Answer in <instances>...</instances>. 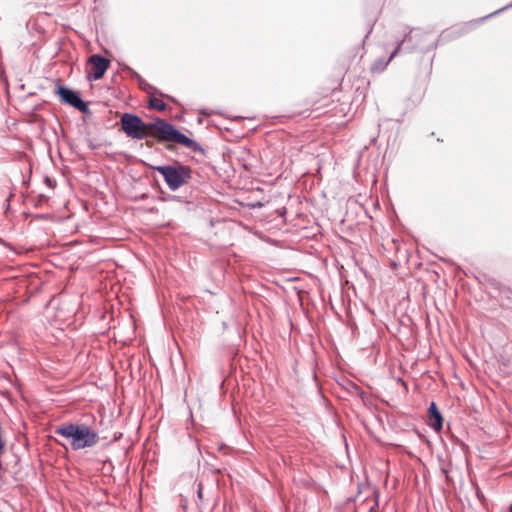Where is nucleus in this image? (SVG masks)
Listing matches in <instances>:
<instances>
[{
  "label": "nucleus",
  "instance_id": "nucleus-6",
  "mask_svg": "<svg viewBox=\"0 0 512 512\" xmlns=\"http://www.w3.org/2000/svg\"><path fill=\"white\" fill-rule=\"evenodd\" d=\"M425 37V33H423L421 30L414 29L410 30L404 38L398 43L397 47L394 49V51L391 53L388 61L384 64L383 68L401 51L402 47L404 46L403 50L412 52L415 49L419 48L421 46V42L423 41Z\"/></svg>",
  "mask_w": 512,
  "mask_h": 512
},
{
  "label": "nucleus",
  "instance_id": "nucleus-3",
  "mask_svg": "<svg viewBox=\"0 0 512 512\" xmlns=\"http://www.w3.org/2000/svg\"><path fill=\"white\" fill-rule=\"evenodd\" d=\"M162 175L171 191H176L191 179L192 170L189 166L175 162L173 165H160L153 167Z\"/></svg>",
  "mask_w": 512,
  "mask_h": 512
},
{
  "label": "nucleus",
  "instance_id": "nucleus-15",
  "mask_svg": "<svg viewBox=\"0 0 512 512\" xmlns=\"http://www.w3.org/2000/svg\"><path fill=\"white\" fill-rule=\"evenodd\" d=\"M134 75H136V76H137V78H138L139 80H140V79H142V78L137 74V72H134Z\"/></svg>",
  "mask_w": 512,
  "mask_h": 512
},
{
  "label": "nucleus",
  "instance_id": "nucleus-2",
  "mask_svg": "<svg viewBox=\"0 0 512 512\" xmlns=\"http://www.w3.org/2000/svg\"><path fill=\"white\" fill-rule=\"evenodd\" d=\"M55 434L70 440L73 450L94 447L100 439L98 433L86 424H63L55 429Z\"/></svg>",
  "mask_w": 512,
  "mask_h": 512
},
{
  "label": "nucleus",
  "instance_id": "nucleus-12",
  "mask_svg": "<svg viewBox=\"0 0 512 512\" xmlns=\"http://www.w3.org/2000/svg\"><path fill=\"white\" fill-rule=\"evenodd\" d=\"M44 181H45V184H46L48 187H50V188H54V187H55V185H56V181H55V180H53V179H51L50 177H45Z\"/></svg>",
  "mask_w": 512,
  "mask_h": 512
},
{
  "label": "nucleus",
  "instance_id": "nucleus-5",
  "mask_svg": "<svg viewBox=\"0 0 512 512\" xmlns=\"http://www.w3.org/2000/svg\"><path fill=\"white\" fill-rule=\"evenodd\" d=\"M55 93L59 96L61 102L72 106L84 114L90 113L87 103L82 100L77 91L58 84Z\"/></svg>",
  "mask_w": 512,
  "mask_h": 512
},
{
  "label": "nucleus",
  "instance_id": "nucleus-11",
  "mask_svg": "<svg viewBox=\"0 0 512 512\" xmlns=\"http://www.w3.org/2000/svg\"><path fill=\"white\" fill-rule=\"evenodd\" d=\"M139 85H140L142 90H144L146 93H148L151 96H154L155 94L158 93V91H157V89L155 87H153L152 85H150L149 83H147L143 79H140Z\"/></svg>",
  "mask_w": 512,
  "mask_h": 512
},
{
  "label": "nucleus",
  "instance_id": "nucleus-19",
  "mask_svg": "<svg viewBox=\"0 0 512 512\" xmlns=\"http://www.w3.org/2000/svg\"><path fill=\"white\" fill-rule=\"evenodd\" d=\"M0 243H3V241L0 239Z\"/></svg>",
  "mask_w": 512,
  "mask_h": 512
},
{
  "label": "nucleus",
  "instance_id": "nucleus-14",
  "mask_svg": "<svg viewBox=\"0 0 512 512\" xmlns=\"http://www.w3.org/2000/svg\"><path fill=\"white\" fill-rule=\"evenodd\" d=\"M48 199H49V198H48L47 196H44V195H40V196H39V201H40V202H47V201H48Z\"/></svg>",
  "mask_w": 512,
  "mask_h": 512
},
{
  "label": "nucleus",
  "instance_id": "nucleus-16",
  "mask_svg": "<svg viewBox=\"0 0 512 512\" xmlns=\"http://www.w3.org/2000/svg\"><path fill=\"white\" fill-rule=\"evenodd\" d=\"M435 47H436V44H431L430 48L432 49V48H435Z\"/></svg>",
  "mask_w": 512,
  "mask_h": 512
},
{
  "label": "nucleus",
  "instance_id": "nucleus-4",
  "mask_svg": "<svg viewBox=\"0 0 512 512\" xmlns=\"http://www.w3.org/2000/svg\"><path fill=\"white\" fill-rule=\"evenodd\" d=\"M122 131L131 139L142 140L149 136L150 126L133 113H123L120 119Z\"/></svg>",
  "mask_w": 512,
  "mask_h": 512
},
{
  "label": "nucleus",
  "instance_id": "nucleus-7",
  "mask_svg": "<svg viewBox=\"0 0 512 512\" xmlns=\"http://www.w3.org/2000/svg\"><path fill=\"white\" fill-rule=\"evenodd\" d=\"M89 63L92 65V72L88 76L89 80H98L102 78L109 66V61L100 54H93L90 56Z\"/></svg>",
  "mask_w": 512,
  "mask_h": 512
},
{
  "label": "nucleus",
  "instance_id": "nucleus-17",
  "mask_svg": "<svg viewBox=\"0 0 512 512\" xmlns=\"http://www.w3.org/2000/svg\"><path fill=\"white\" fill-rule=\"evenodd\" d=\"M170 199H176V196H169Z\"/></svg>",
  "mask_w": 512,
  "mask_h": 512
},
{
  "label": "nucleus",
  "instance_id": "nucleus-1",
  "mask_svg": "<svg viewBox=\"0 0 512 512\" xmlns=\"http://www.w3.org/2000/svg\"><path fill=\"white\" fill-rule=\"evenodd\" d=\"M149 126L151 130V132L149 131V136L153 137L158 142H173L181 144L194 152H204L198 142L184 135L164 119L157 118L155 121L149 123Z\"/></svg>",
  "mask_w": 512,
  "mask_h": 512
},
{
  "label": "nucleus",
  "instance_id": "nucleus-8",
  "mask_svg": "<svg viewBox=\"0 0 512 512\" xmlns=\"http://www.w3.org/2000/svg\"><path fill=\"white\" fill-rule=\"evenodd\" d=\"M428 414H429V425L435 431H437V432L440 431L443 426V418H442V415H441L440 411L438 410V407L435 402L430 403V406L428 409Z\"/></svg>",
  "mask_w": 512,
  "mask_h": 512
},
{
  "label": "nucleus",
  "instance_id": "nucleus-18",
  "mask_svg": "<svg viewBox=\"0 0 512 512\" xmlns=\"http://www.w3.org/2000/svg\"><path fill=\"white\" fill-rule=\"evenodd\" d=\"M510 511L512 512V505L510 506Z\"/></svg>",
  "mask_w": 512,
  "mask_h": 512
},
{
  "label": "nucleus",
  "instance_id": "nucleus-10",
  "mask_svg": "<svg viewBox=\"0 0 512 512\" xmlns=\"http://www.w3.org/2000/svg\"><path fill=\"white\" fill-rule=\"evenodd\" d=\"M149 107L157 109L159 111H164L167 106L163 101L158 100L155 97H151L149 100Z\"/></svg>",
  "mask_w": 512,
  "mask_h": 512
},
{
  "label": "nucleus",
  "instance_id": "nucleus-9",
  "mask_svg": "<svg viewBox=\"0 0 512 512\" xmlns=\"http://www.w3.org/2000/svg\"><path fill=\"white\" fill-rule=\"evenodd\" d=\"M511 7H512V2H511L510 4H508V5H506V6L502 7V8H500L499 10H497V11H495V12H493V13H491V14H489V15H487V16H485V17L481 18V19H479V20L471 21V22L465 23V24H464L462 27H460L457 31H456V30H455V31H452V33H456V34H457V36L462 35V34H464V33L468 32V31H470L471 29H473L477 24H479V23L483 22L485 19H487V18H489V17H492V16H494V15H497V14H499L500 12H502V11H504V10L508 9V8H511Z\"/></svg>",
  "mask_w": 512,
  "mask_h": 512
},
{
  "label": "nucleus",
  "instance_id": "nucleus-13",
  "mask_svg": "<svg viewBox=\"0 0 512 512\" xmlns=\"http://www.w3.org/2000/svg\"><path fill=\"white\" fill-rule=\"evenodd\" d=\"M197 495H198L199 499H202V485L201 484L198 485Z\"/></svg>",
  "mask_w": 512,
  "mask_h": 512
}]
</instances>
